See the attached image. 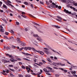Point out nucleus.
I'll return each mask as SVG.
<instances>
[{
    "label": "nucleus",
    "instance_id": "obj_1",
    "mask_svg": "<svg viewBox=\"0 0 77 77\" xmlns=\"http://www.w3.org/2000/svg\"><path fill=\"white\" fill-rule=\"evenodd\" d=\"M32 50L34 52H37V53H40V54H42V55H43L44 54V53L42 51H36L35 49V48H31L30 47H25L24 48V50Z\"/></svg>",
    "mask_w": 77,
    "mask_h": 77
},
{
    "label": "nucleus",
    "instance_id": "obj_2",
    "mask_svg": "<svg viewBox=\"0 0 77 77\" xmlns=\"http://www.w3.org/2000/svg\"><path fill=\"white\" fill-rule=\"evenodd\" d=\"M45 46L47 47H48V48L49 49H51V50H52V51H53L54 52H55V53H57V54H60V53H59L58 52L56 51H54V50H53V49H51V47H50L48 45L46 44L45 43Z\"/></svg>",
    "mask_w": 77,
    "mask_h": 77
},
{
    "label": "nucleus",
    "instance_id": "obj_3",
    "mask_svg": "<svg viewBox=\"0 0 77 77\" xmlns=\"http://www.w3.org/2000/svg\"><path fill=\"white\" fill-rule=\"evenodd\" d=\"M44 49L43 50V51H44V52H45L46 54H49V52L48 51H49V49L46 48H44Z\"/></svg>",
    "mask_w": 77,
    "mask_h": 77
},
{
    "label": "nucleus",
    "instance_id": "obj_4",
    "mask_svg": "<svg viewBox=\"0 0 77 77\" xmlns=\"http://www.w3.org/2000/svg\"><path fill=\"white\" fill-rule=\"evenodd\" d=\"M64 12L66 13L67 14H72L73 15H74V14L71 13V11H69L68 10H67L66 9H64Z\"/></svg>",
    "mask_w": 77,
    "mask_h": 77
},
{
    "label": "nucleus",
    "instance_id": "obj_5",
    "mask_svg": "<svg viewBox=\"0 0 77 77\" xmlns=\"http://www.w3.org/2000/svg\"><path fill=\"white\" fill-rule=\"evenodd\" d=\"M46 68L50 69V70H51V72H54V71L53 70V69L50 67H47Z\"/></svg>",
    "mask_w": 77,
    "mask_h": 77
},
{
    "label": "nucleus",
    "instance_id": "obj_6",
    "mask_svg": "<svg viewBox=\"0 0 77 77\" xmlns=\"http://www.w3.org/2000/svg\"><path fill=\"white\" fill-rule=\"evenodd\" d=\"M22 54H24V55H25V56H29H29H32V55L29 54V53H26L25 52H22Z\"/></svg>",
    "mask_w": 77,
    "mask_h": 77
},
{
    "label": "nucleus",
    "instance_id": "obj_7",
    "mask_svg": "<svg viewBox=\"0 0 77 77\" xmlns=\"http://www.w3.org/2000/svg\"><path fill=\"white\" fill-rule=\"evenodd\" d=\"M5 55L6 56H8L9 57H10V58H12V55H10L8 54H5Z\"/></svg>",
    "mask_w": 77,
    "mask_h": 77
},
{
    "label": "nucleus",
    "instance_id": "obj_8",
    "mask_svg": "<svg viewBox=\"0 0 77 77\" xmlns=\"http://www.w3.org/2000/svg\"><path fill=\"white\" fill-rule=\"evenodd\" d=\"M17 41L18 43H22V42H23L20 40V39L19 38H17Z\"/></svg>",
    "mask_w": 77,
    "mask_h": 77
},
{
    "label": "nucleus",
    "instance_id": "obj_9",
    "mask_svg": "<svg viewBox=\"0 0 77 77\" xmlns=\"http://www.w3.org/2000/svg\"><path fill=\"white\" fill-rule=\"evenodd\" d=\"M57 65H61V66H65V64H63L61 63H57Z\"/></svg>",
    "mask_w": 77,
    "mask_h": 77
},
{
    "label": "nucleus",
    "instance_id": "obj_10",
    "mask_svg": "<svg viewBox=\"0 0 77 77\" xmlns=\"http://www.w3.org/2000/svg\"><path fill=\"white\" fill-rule=\"evenodd\" d=\"M6 5H7V6H11L12 8H14V7L13 5H12L9 3H8V2L7 3H6Z\"/></svg>",
    "mask_w": 77,
    "mask_h": 77
},
{
    "label": "nucleus",
    "instance_id": "obj_11",
    "mask_svg": "<svg viewBox=\"0 0 77 77\" xmlns=\"http://www.w3.org/2000/svg\"><path fill=\"white\" fill-rule=\"evenodd\" d=\"M43 70L45 72H50V71L47 70V69L45 68L43 69Z\"/></svg>",
    "mask_w": 77,
    "mask_h": 77
},
{
    "label": "nucleus",
    "instance_id": "obj_12",
    "mask_svg": "<svg viewBox=\"0 0 77 77\" xmlns=\"http://www.w3.org/2000/svg\"><path fill=\"white\" fill-rule=\"evenodd\" d=\"M34 27L35 28V29H37V30L39 32H40L41 33H42V31H40V30H39V29H38V28H37V27H36V26H34Z\"/></svg>",
    "mask_w": 77,
    "mask_h": 77
},
{
    "label": "nucleus",
    "instance_id": "obj_13",
    "mask_svg": "<svg viewBox=\"0 0 77 77\" xmlns=\"http://www.w3.org/2000/svg\"><path fill=\"white\" fill-rule=\"evenodd\" d=\"M52 27H56V28H57V29H59L60 28V27L55 25H52Z\"/></svg>",
    "mask_w": 77,
    "mask_h": 77
},
{
    "label": "nucleus",
    "instance_id": "obj_14",
    "mask_svg": "<svg viewBox=\"0 0 77 77\" xmlns=\"http://www.w3.org/2000/svg\"><path fill=\"white\" fill-rule=\"evenodd\" d=\"M32 23L33 24L35 25V26H40L39 24L36 23H35V22H32Z\"/></svg>",
    "mask_w": 77,
    "mask_h": 77
},
{
    "label": "nucleus",
    "instance_id": "obj_15",
    "mask_svg": "<svg viewBox=\"0 0 77 77\" xmlns=\"http://www.w3.org/2000/svg\"><path fill=\"white\" fill-rule=\"evenodd\" d=\"M70 8H71V9H73L74 11H76V10L75 9V8L74 7H73L72 6H70Z\"/></svg>",
    "mask_w": 77,
    "mask_h": 77
},
{
    "label": "nucleus",
    "instance_id": "obj_16",
    "mask_svg": "<svg viewBox=\"0 0 77 77\" xmlns=\"http://www.w3.org/2000/svg\"><path fill=\"white\" fill-rule=\"evenodd\" d=\"M21 45L22 46H26V43L22 42V43H21Z\"/></svg>",
    "mask_w": 77,
    "mask_h": 77
},
{
    "label": "nucleus",
    "instance_id": "obj_17",
    "mask_svg": "<svg viewBox=\"0 0 77 77\" xmlns=\"http://www.w3.org/2000/svg\"><path fill=\"white\" fill-rule=\"evenodd\" d=\"M10 61L12 62H15V59L14 58H11L10 60Z\"/></svg>",
    "mask_w": 77,
    "mask_h": 77
},
{
    "label": "nucleus",
    "instance_id": "obj_18",
    "mask_svg": "<svg viewBox=\"0 0 77 77\" xmlns=\"http://www.w3.org/2000/svg\"><path fill=\"white\" fill-rule=\"evenodd\" d=\"M29 67L27 66L26 67V70H27V72H28V73H29V72H30V71L29 70Z\"/></svg>",
    "mask_w": 77,
    "mask_h": 77
},
{
    "label": "nucleus",
    "instance_id": "obj_19",
    "mask_svg": "<svg viewBox=\"0 0 77 77\" xmlns=\"http://www.w3.org/2000/svg\"><path fill=\"white\" fill-rule=\"evenodd\" d=\"M71 68H75V69H77V66H74L73 65H71Z\"/></svg>",
    "mask_w": 77,
    "mask_h": 77
},
{
    "label": "nucleus",
    "instance_id": "obj_20",
    "mask_svg": "<svg viewBox=\"0 0 77 77\" xmlns=\"http://www.w3.org/2000/svg\"><path fill=\"white\" fill-rule=\"evenodd\" d=\"M3 7L4 8H5V9H8V7H7L5 4L3 5Z\"/></svg>",
    "mask_w": 77,
    "mask_h": 77
},
{
    "label": "nucleus",
    "instance_id": "obj_21",
    "mask_svg": "<svg viewBox=\"0 0 77 77\" xmlns=\"http://www.w3.org/2000/svg\"><path fill=\"white\" fill-rule=\"evenodd\" d=\"M71 72L72 73V74H75L76 73V72H75V71H71Z\"/></svg>",
    "mask_w": 77,
    "mask_h": 77
},
{
    "label": "nucleus",
    "instance_id": "obj_22",
    "mask_svg": "<svg viewBox=\"0 0 77 77\" xmlns=\"http://www.w3.org/2000/svg\"><path fill=\"white\" fill-rule=\"evenodd\" d=\"M25 77H30V75L29 74H26L25 75Z\"/></svg>",
    "mask_w": 77,
    "mask_h": 77
},
{
    "label": "nucleus",
    "instance_id": "obj_23",
    "mask_svg": "<svg viewBox=\"0 0 77 77\" xmlns=\"http://www.w3.org/2000/svg\"><path fill=\"white\" fill-rule=\"evenodd\" d=\"M4 63H8L9 62H10L9 61H7L6 60H4Z\"/></svg>",
    "mask_w": 77,
    "mask_h": 77
},
{
    "label": "nucleus",
    "instance_id": "obj_24",
    "mask_svg": "<svg viewBox=\"0 0 77 77\" xmlns=\"http://www.w3.org/2000/svg\"><path fill=\"white\" fill-rule=\"evenodd\" d=\"M33 36L35 37V38H36L37 37H38L39 36H38L37 34H34L33 35Z\"/></svg>",
    "mask_w": 77,
    "mask_h": 77
},
{
    "label": "nucleus",
    "instance_id": "obj_25",
    "mask_svg": "<svg viewBox=\"0 0 77 77\" xmlns=\"http://www.w3.org/2000/svg\"><path fill=\"white\" fill-rule=\"evenodd\" d=\"M57 63H52V64L53 65H54V66H56V65H57Z\"/></svg>",
    "mask_w": 77,
    "mask_h": 77
},
{
    "label": "nucleus",
    "instance_id": "obj_26",
    "mask_svg": "<svg viewBox=\"0 0 77 77\" xmlns=\"http://www.w3.org/2000/svg\"><path fill=\"white\" fill-rule=\"evenodd\" d=\"M23 60H26V61H30V60L26 58H23Z\"/></svg>",
    "mask_w": 77,
    "mask_h": 77
},
{
    "label": "nucleus",
    "instance_id": "obj_27",
    "mask_svg": "<svg viewBox=\"0 0 77 77\" xmlns=\"http://www.w3.org/2000/svg\"><path fill=\"white\" fill-rule=\"evenodd\" d=\"M24 3L25 5H29V3L27 2H25Z\"/></svg>",
    "mask_w": 77,
    "mask_h": 77
},
{
    "label": "nucleus",
    "instance_id": "obj_28",
    "mask_svg": "<svg viewBox=\"0 0 77 77\" xmlns=\"http://www.w3.org/2000/svg\"><path fill=\"white\" fill-rule=\"evenodd\" d=\"M6 49H7V50H9V49H11V47L7 46L6 48Z\"/></svg>",
    "mask_w": 77,
    "mask_h": 77
},
{
    "label": "nucleus",
    "instance_id": "obj_29",
    "mask_svg": "<svg viewBox=\"0 0 77 77\" xmlns=\"http://www.w3.org/2000/svg\"><path fill=\"white\" fill-rule=\"evenodd\" d=\"M21 16L23 17V18H27V16H24L23 15H21Z\"/></svg>",
    "mask_w": 77,
    "mask_h": 77
},
{
    "label": "nucleus",
    "instance_id": "obj_30",
    "mask_svg": "<svg viewBox=\"0 0 77 77\" xmlns=\"http://www.w3.org/2000/svg\"><path fill=\"white\" fill-rule=\"evenodd\" d=\"M4 31V30L3 29H1L0 30V32H3Z\"/></svg>",
    "mask_w": 77,
    "mask_h": 77
},
{
    "label": "nucleus",
    "instance_id": "obj_31",
    "mask_svg": "<svg viewBox=\"0 0 77 77\" xmlns=\"http://www.w3.org/2000/svg\"><path fill=\"white\" fill-rule=\"evenodd\" d=\"M47 60H48V62H51V60H50V59L48 58L47 59Z\"/></svg>",
    "mask_w": 77,
    "mask_h": 77
},
{
    "label": "nucleus",
    "instance_id": "obj_32",
    "mask_svg": "<svg viewBox=\"0 0 77 77\" xmlns=\"http://www.w3.org/2000/svg\"><path fill=\"white\" fill-rule=\"evenodd\" d=\"M16 23L17 25V26H19V25L20 24V23H19V22H16Z\"/></svg>",
    "mask_w": 77,
    "mask_h": 77
},
{
    "label": "nucleus",
    "instance_id": "obj_33",
    "mask_svg": "<svg viewBox=\"0 0 77 77\" xmlns=\"http://www.w3.org/2000/svg\"><path fill=\"white\" fill-rule=\"evenodd\" d=\"M2 20L5 23H6V24H7V21L5 19H2Z\"/></svg>",
    "mask_w": 77,
    "mask_h": 77
},
{
    "label": "nucleus",
    "instance_id": "obj_34",
    "mask_svg": "<svg viewBox=\"0 0 77 77\" xmlns=\"http://www.w3.org/2000/svg\"><path fill=\"white\" fill-rule=\"evenodd\" d=\"M61 1H62L63 3H66V0H61Z\"/></svg>",
    "mask_w": 77,
    "mask_h": 77
},
{
    "label": "nucleus",
    "instance_id": "obj_35",
    "mask_svg": "<svg viewBox=\"0 0 77 77\" xmlns=\"http://www.w3.org/2000/svg\"><path fill=\"white\" fill-rule=\"evenodd\" d=\"M73 5H74L75 6H76L77 5V3H73Z\"/></svg>",
    "mask_w": 77,
    "mask_h": 77
},
{
    "label": "nucleus",
    "instance_id": "obj_36",
    "mask_svg": "<svg viewBox=\"0 0 77 77\" xmlns=\"http://www.w3.org/2000/svg\"><path fill=\"white\" fill-rule=\"evenodd\" d=\"M18 76L19 77H23V75H21V74H19L18 75Z\"/></svg>",
    "mask_w": 77,
    "mask_h": 77
},
{
    "label": "nucleus",
    "instance_id": "obj_37",
    "mask_svg": "<svg viewBox=\"0 0 77 77\" xmlns=\"http://www.w3.org/2000/svg\"><path fill=\"white\" fill-rule=\"evenodd\" d=\"M51 7H52V8H55V7L54 6V5H51Z\"/></svg>",
    "mask_w": 77,
    "mask_h": 77
},
{
    "label": "nucleus",
    "instance_id": "obj_38",
    "mask_svg": "<svg viewBox=\"0 0 77 77\" xmlns=\"http://www.w3.org/2000/svg\"><path fill=\"white\" fill-rule=\"evenodd\" d=\"M51 7H52V8H55V7L54 6V5H51Z\"/></svg>",
    "mask_w": 77,
    "mask_h": 77
},
{
    "label": "nucleus",
    "instance_id": "obj_39",
    "mask_svg": "<svg viewBox=\"0 0 77 77\" xmlns=\"http://www.w3.org/2000/svg\"><path fill=\"white\" fill-rule=\"evenodd\" d=\"M5 71L6 72V73H9V70L8 69H5Z\"/></svg>",
    "mask_w": 77,
    "mask_h": 77
},
{
    "label": "nucleus",
    "instance_id": "obj_40",
    "mask_svg": "<svg viewBox=\"0 0 77 77\" xmlns=\"http://www.w3.org/2000/svg\"><path fill=\"white\" fill-rule=\"evenodd\" d=\"M2 74H3V75H7V74L6 73H4L3 72H2Z\"/></svg>",
    "mask_w": 77,
    "mask_h": 77
},
{
    "label": "nucleus",
    "instance_id": "obj_41",
    "mask_svg": "<svg viewBox=\"0 0 77 77\" xmlns=\"http://www.w3.org/2000/svg\"><path fill=\"white\" fill-rule=\"evenodd\" d=\"M42 60L43 63H46V62L44 60Z\"/></svg>",
    "mask_w": 77,
    "mask_h": 77
},
{
    "label": "nucleus",
    "instance_id": "obj_42",
    "mask_svg": "<svg viewBox=\"0 0 77 77\" xmlns=\"http://www.w3.org/2000/svg\"><path fill=\"white\" fill-rule=\"evenodd\" d=\"M57 18H58V19H59L60 20H62V18H61V17H57Z\"/></svg>",
    "mask_w": 77,
    "mask_h": 77
},
{
    "label": "nucleus",
    "instance_id": "obj_43",
    "mask_svg": "<svg viewBox=\"0 0 77 77\" xmlns=\"http://www.w3.org/2000/svg\"><path fill=\"white\" fill-rule=\"evenodd\" d=\"M35 63V64H36V65H38V66H41V64H38L36 63Z\"/></svg>",
    "mask_w": 77,
    "mask_h": 77
},
{
    "label": "nucleus",
    "instance_id": "obj_44",
    "mask_svg": "<svg viewBox=\"0 0 77 77\" xmlns=\"http://www.w3.org/2000/svg\"><path fill=\"white\" fill-rule=\"evenodd\" d=\"M11 47L12 48H16V46H14V45H12Z\"/></svg>",
    "mask_w": 77,
    "mask_h": 77
},
{
    "label": "nucleus",
    "instance_id": "obj_45",
    "mask_svg": "<svg viewBox=\"0 0 77 77\" xmlns=\"http://www.w3.org/2000/svg\"><path fill=\"white\" fill-rule=\"evenodd\" d=\"M5 34L6 35H9V33L8 32H5Z\"/></svg>",
    "mask_w": 77,
    "mask_h": 77
},
{
    "label": "nucleus",
    "instance_id": "obj_46",
    "mask_svg": "<svg viewBox=\"0 0 77 77\" xmlns=\"http://www.w3.org/2000/svg\"><path fill=\"white\" fill-rule=\"evenodd\" d=\"M46 3L47 5H48L50 4V3H49V2L47 1H46Z\"/></svg>",
    "mask_w": 77,
    "mask_h": 77
},
{
    "label": "nucleus",
    "instance_id": "obj_47",
    "mask_svg": "<svg viewBox=\"0 0 77 77\" xmlns=\"http://www.w3.org/2000/svg\"><path fill=\"white\" fill-rule=\"evenodd\" d=\"M4 38H6L7 39H8V37L6 36H4Z\"/></svg>",
    "mask_w": 77,
    "mask_h": 77
},
{
    "label": "nucleus",
    "instance_id": "obj_48",
    "mask_svg": "<svg viewBox=\"0 0 77 77\" xmlns=\"http://www.w3.org/2000/svg\"><path fill=\"white\" fill-rule=\"evenodd\" d=\"M11 33H12V34H14V31H13V30H11Z\"/></svg>",
    "mask_w": 77,
    "mask_h": 77
},
{
    "label": "nucleus",
    "instance_id": "obj_49",
    "mask_svg": "<svg viewBox=\"0 0 77 77\" xmlns=\"http://www.w3.org/2000/svg\"><path fill=\"white\" fill-rule=\"evenodd\" d=\"M37 40H38V41H41V39H40L39 38H37Z\"/></svg>",
    "mask_w": 77,
    "mask_h": 77
},
{
    "label": "nucleus",
    "instance_id": "obj_50",
    "mask_svg": "<svg viewBox=\"0 0 77 77\" xmlns=\"http://www.w3.org/2000/svg\"><path fill=\"white\" fill-rule=\"evenodd\" d=\"M7 2H8V3H9L11 4V1H10L9 0H7Z\"/></svg>",
    "mask_w": 77,
    "mask_h": 77
},
{
    "label": "nucleus",
    "instance_id": "obj_51",
    "mask_svg": "<svg viewBox=\"0 0 77 77\" xmlns=\"http://www.w3.org/2000/svg\"><path fill=\"white\" fill-rule=\"evenodd\" d=\"M46 74H47V75H51V74L48 73V72L46 73Z\"/></svg>",
    "mask_w": 77,
    "mask_h": 77
},
{
    "label": "nucleus",
    "instance_id": "obj_52",
    "mask_svg": "<svg viewBox=\"0 0 77 77\" xmlns=\"http://www.w3.org/2000/svg\"><path fill=\"white\" fill-rule=\"evenodd\" d=\"M22 68H23V69H25V68H26V67H25V66H22Z\"/></svg>",
    "mask_w": 77,
    "mask_h": 77
},
{
    "label": "nucleus",
    "instance_id": "obj_53",
    "mask_svg": "<svg viewBox=\"0 0 77 77\" xmlns=\"http://www.w3.org/2000/svg\"><path fill=\"white\" fill-rule=\"evenodd\" d=\"M53 68H54V69H58L57 67L54 66L53 67Z\"/></svg>",
    "mask_w": 77,
    "mask_h": 77
},
{
    "label": "nucleus",
    "instance_id": "obj_54",
    "mask_svg": "<svg viewBox=\"0 0 77 77\" xmlns=\"http://www.w3.org/2000/svg\"><path fill=\"white\" fill-rule=\"evenodd\" d=\"M30 6L32 8H33L34 7H33V5H32V4H31L30 5Z\"/></svg>",
    "mask_w": 77,
    "mask_h": 77
},
{
    "label": "nucleus",
    "instance_id": "obj_55",
    "mask_svg": "<svg viewBox=\"0 0 77 77\" xmlns=\"http://www.w3.org/2000/svg\"><path fill=\"white\" fill-rule=\"evenodd\" d=\"M10 76H12V77H14V75L13 74H12V73H10Z\"/></svg>",
    "mask_w": 77,
    "mask_h": 77
},
{
    "label": "nucleus",
    "instance_id": "obj_56",
    "mask_svg": "<svg viewBox=\"0 0 77 77\" xmlns=\"http://www.w3.org/2000/svg\"><path fill=\"white\" fill-rule=\"evenodd\" d=\"M68 2H69L70 3H71L72 2V0H67Z\"/></svg>",
    "mask_w": 77,
    "mask_h": 77
},
{
    "label": "nucleus",
    "instance_id": "obj_57",
    "mask_svg": "<svg viewBox=\"0 0 77 77\" xmlns=\"http://www.w3.org/2000/svg\"><path fill=\"white\" fill-rule=\"evenodd\" d=\"M17 60L19 61H21V59L20 58H17Z\"/></svg>",
    "mask_w": 77,
    "mask_h": 77
},
{
    "label": "nucleus",
    "instance_id": "obj_58",
    "mask_svg": "<svg viewBox=\"0 0 77 77\" xmlns=\"http://www.w3.org/2000/svg\"><path fill=\"white\" fill-rule=\"evenodd\" d=\"M39 64L40 65H42L43 64V63H42V62H39Z\"/></svg>",
    "mask_w": 77,
    "mask_h": 77
},
{
    "label": "nucleus",
    "instance_id": "obj_59",
    "mask_svg": "<svg viewBox=\"0 0 77 77\" xmlns=\"http://www.w3.org/2000/svg\"><path fill=\"white\" fill-rule=\"evenodd\" d=\"M16 1H17V2H18V3H21V2L20 1H18V0H16Z\"/></svg>",
    "mask_w": 77,
    "mask_h": 77
},
{
    "label": "nucleus",
    "instance_id": "obj_60",
    "mask_svg": "<svg viewBox=\"0 0 77 77\" xmlns=\"http://www.w3.org/2000/svg\"><path fill=\"white\" fill-rule=\"evenodd\" d=\"M52 5H54V6H56V4L54 3V2H52Z\"/></svg>",
    "mask_w": 77,
    "mask_h": 77
},
{
    "label": "nucleus",
    "instance_id": "obj_61",
    "mask_svg": "<svg viewBox=\"0 0 77 77\" xmlns=\"http://www.w3.org/2000/svg\"><path fill=\"white\" fill-rule=\"evenodd\" d=\"M19 65H23V63H22L21 62H19Z\"/></svg>",
    "mask_w": 77,
    "mask_h": 77
},
{
    "label": "nucleus",
    "instance_id": "obj_62",
    "mask_svg": "<svg viewBox=\"0 0 77 77\" xmlns=\"http://www.w3.org/2000/svg\"><path fill=\"white\" fill-rule=\"evenodd\" d=\"M58 9H61V7L60 6H59L58 7Z\"/></svg>",
    "mask_w": 77,
    "mask_h": 77
},
{
    "label": "nucleus",
    "instance_id": "obj_63",
    "mask_svg": "<svg viewBox=\"0 0 77 77\" xmlns=\"http://www.w3.org/2000/svg\"><path fill=\"white\" fill-rule=\"evenodd\" d=\"M9 66L10 67H13V66L12 65H9Z\"/></svg>",
    "mask_w": 77,
    "mask_h": 77
},
{
    "label": "nucleus",
    "instance_id": "obj_64",
    "mask_svg": "<svg viewBox=\"0 0 77 77\" xmlns=\"http://www.w3.org/2000/svg\"><path fill=\"white\" fill-rule=\"evenodd\" d=\"M73 76H74L75 77H77V75H76L75 74H73Z\"/></svg>",
    "mask_w": 77,
    "mask_h": 77
}]
</instances>
